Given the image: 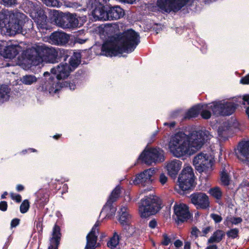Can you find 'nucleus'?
Returning a JSON list of instances; mask_svg holds the SVG:
<instances>
[{"instance_id":"nucleus-1","label":"nucleus","mask_w":249,"mask_h":249,"mask_svg":"<svg viewBox=\"0 0 249 249\" xmlns=\"http://www.w3.org/2000/svg\"><path fill=\"white\" fill-rule=\"evenodd\" d=\"M140 42L138 33L128 30L123 34L109 37L103 44L102 54L107 56H116L124 52H133Z\"/></svg>"},{"instance_id":"nucleus-2","label":"nucleus","mask_w":249,"mask_h":249,"mask_svg":"<svg viewBox=\"0 0 249 249\" xmlns=\"http://www.w3.org/2000/svg\"><path fill=\"white\" fill-rule=\"evenodd\" d=\"M59 52V49L43 44L28 49L26 52L25 55L31 61V64L37 66L43 61L50 63L57 62Z\"/></svg>"},{"instance_id":"nucleus-3","label":"nucleus","mask_w":249,"mask_h":249,"mask_svg":"<svg viewBox=\"0 0 249 249\" xmlns=\"http://www.w3.org/2000/svg\"><path fill=\"white\" fill-rule=\"evenodd\" d=\"M9 21L7 24L6 15L0 13V25L6 30V33L10 36H13L17 33L22 32L24 26L32 28L33 22L28 19L27 17L22 13L18 11L9 13Z\"/></svg>"},{"instance_id":"nucleus-4","label":"nucleus","mask_w":249,"mask_h":249,"mask_svg":"<svg viewBox=\"0 0 249 249\" xmlns=\"http://www.w3.org/2000/svg\"><path fill=\"white\" fill-rule=\"evenodd\" d=\"M188 135L179 132L172 136L168 143L170 153L176 158L191 156L192 149L189 146Z\"/></svg>"},{"instance_id":"nucleus-5","label":"nucleus","mask_w":249,"mask_h":249,"mask_svg":"<svg viewBox=\"0 0 249 249\" xmlns=\"http://www.w3.org/2000/svg\"><path fill=\"white\" fill-rule=\"evenodd\" d=\"M201 116L205 119H208L211 116V110L214 115L227 116L231 115L235 109V106L231 103L225 101L213 102L211 104L201 106Z\"/></svg>"},{"instance_id":"nucleus-6","label":"nucleus","mask_w":249,"mask_h":249,"mask_svg":"<svg viewBox=\"0 0 249 249\" xmlns=\"http://www.w3.org/2000/svg\"><path fill=\"white\" fill-rule=\"evenodd\" d=\"M51 22L63 29H71L80 26L78 18L73 14L59 13L57 10L50 12Z\"/></svg>"},{"instance_id":"nucleus-7","label":"nucleus","mask_w":249,"mask_h":249,"mask_svg":"<svg viewBox=\"0 0 249 249\" xmlns=\"http://www.w3.org/2000/svg\"><path fill=\"white\" fill-rule=\"evenodd\" d=\"M160 201L156 196L149 195L141 199L139 212L142 217H147L156 214L160 209Z\"/></svg>"},{"instance_id":"nucleus-8","label":"nucleus","mask_w":249,"mask_h":249,"mask_svg":"<svg viewBox=\"0 0 249 249\" xmlns=\"http://www.w3.org/2000/svg\"><path fill=\"white\" fill-rule=\"evenodd\" d=\"M212 137L210 132L206 130L193 131L189 135V146L192 149V155L199 150L204 143Z\"/></svg>"},{"instance_id":"nucleus-9","label":"nucleus","mask_w":249,"mask_h":249,"mask_svg":"<svg viewBox=\"0 0 249 249\" xmlns=\"http://www.w3.org/2000/svg\"><path fill=\"white\" fill-rule=\"evenodd\" d=\"M25 11L28 13L30 17L35 20L38 27L42 29H48L47 16L45 15V12L40 6L35 5L31 1H28L25 7Z\"/></svg>"},{"instance_id":"nucleus-10","label":"nucleus","mask_w":249,"mask_h":249,"mask_svg":"<svg viewBox=\"0 0 249 249\" xmlns=\"http://www.w3.org/2000/svg\"><path fill=\"white\" fill-rule=\"evenodd\" d=\"M43 75L45 77L49 76V78L45 82L43 88L51 94L56 93L63 88H69L71 90H74L76 88L74 83L68 82H60L53 76H50L49 72H45Z\"/></svg>"},{"instance_id":"nucleus-11","label":"nucleus","mask_w":249,"mask_h":249,"mask_svg":"<svg viewBox=\"0 0 249 249\" xmlns=\"http://www.w3.org/2000/svg\"><path fill=\"white\" fill-rule=\"evenodd\" d=\"M177 185L181 191L189 190L195 186L194 174L191 166L185 167L179 174Z\"/></svg>"},{"instance_id":"nucleus-12","label":"nucleus","mask_w":249,"mask_h":249,"mask_svg":"<svg viewBox=\"0 0 249 249\" xmlns=\"http://www.w3.org/2000/svg\"><path fill=\"white\" fill-rule=\"evenodd\" d=\"M193 164L199 173L208 175L212 170L213 158L210 155L200 153L194 157Z\"/></svg>"},{"instance_id":"nucleus-13","label":"nucleus","mask_w":249,"mask_h":249,"mask_svg":"<svg viewBox=\"0 0 249 249\" xmlns=\"http://www.w3.org/2000/svg\"><path fill=\"white\" fill-rule=\"evenodd\" d=\"M139 160L148 165L164 160L163 151L160 148L145 149L139 157Z\"/></svg>"},{"instance_id":"nucleus-14","label":"nucleus","mask_w":249,"mask_h":249,"mask_svg":"<svg viewBox=\"0 0 249 249\" xmlns=\"http://www.w3.org/2000/svg\"><path fill=\"white\" fill-rule=\"evenodd\" d=\"M189 0H158L159 8L167 13L176 12L185 6Z\"/></svg>"},{"instance_id":"nucleus-15","label":"nucleus","mask_w":249,"mask_h":249,"mask_svg":"<svg viewBox=\"0 0 249 249\" xmlns=\"http://www.w3.org/2000/svg\"><path fill=\"white\" fill-rule=\"evenodd\" d=\"M190 198L191 203L197 209L206 210L210 208L209 197L204 193H194L191 195Z\"/></svg>"},{"instance_id":"nucleus-16","label":"nucleus","mask_w":249,"mask_h":249,"mask_svg":"<svg viewBox=\"0 0 249 249\" xmlns=\"http://www.w3.org/2000/svg\"><path fill=\"white\" fill-rule=\"evenodd\" d=\"M101 0H90L89 5L92 9V14L96 20H107V10L101 3Z\"/></svg>"},{"instance_id":"nucleus-17","label":"nucleus","mask_w":249,"mask_h":249,"mask_svg":"<svg viewBox=\"0 0 249 249\" xmlns=\"http://www.w3.org/2000/svg\"><path fill=\"white\" fill-rule=\"evenodd\" d=\"M155 172L153 168L146 169L136 176L133 183L143 186L148 185L152 182V177Z\"/></svg>"},{"instance_id":"nucleus-18","label":"nucleus","mask_w":249,"mask_h":249,"mask_svg":"<svg viewBox=\"0 0 249 249\" xmlns=\"http://www.w3.org/2000/svg\"><path fill=\"white\" fill-rule=\"evenodd\" d=\"M100 225V222L96 221L90 232L87 235V243L85 249H95L99 231L98 227Z\"/></svg>"},{"instance_id":"nucleus-19","label":"nucleus","mask_w":249,"mask_h":249,"mask_svg":"<svg viewBox=\"0 0 249 249\" xmlns=\"http://www.w3.org/2000/svg\"><path fill=\"white\" fill-rule=\"evenodd\" d=\"M50 43L58 46H65L70 39V36L63 32H54L51 34L49 37Z\"/></svg>"},{"instance_id":"nucleus-20","label":"nucleus","mask_w":249,"mask_h":249,"mask_svg":"<svg viewBox=\"0 0 249 249\" xmlns=\"http://www.w3.org/2000/svg\"><path fill=\"white\" fill-rule=\"evenodd\" d=\"M72 71V68L67 63H61L55 68L51 69L52 73L56 75L57 80L67 78Z\"/></svg>"},{"instance_id":"nucleus-21","label":"nucleus","mask_w":249,"mask_h":249,"mask_svg":"<svg viewBox=\"0 0 249 249\" xmlns=\"http://www.w3.org/2000/svg\"><path fill=\"white\" fill-rule=\"evenodd\" d=\"M174 213L178 222H184L190 218L191 214L188 207L184 204H176L174 206Z\"/></svg>"},{"instance_id":"nucleus-22","label":"nucleus","mask_w":249,"mask_h":249,"mask_svg":"<svg viewBox=\"0 0 249 249\" xmlns=\"http://www.w3.org/2000/svg\"><path fill=\"white\" fill-rule=\"evenodd\" d=\"M182 162L179 160L173 159L166 162L165 168L168 174L172 178H175L182 167Z\"/></svg>"},{"instance_id":"nucleus-23","label":"nucleus","mask_w":249,"mask_h":249,"mask_svg":"<svg viewBox=\"0 0 249 249\" xmlns=\"http://www.w3.org/2000/svg\"><path fill=\"white\" fill-rule=\"evenodd\" d=\"M237 158L241 160H249V141H243L239 143L236 151Z\"/></svg>"},{"instance_id":"nucleus-24","label":"nucleus","mask_w":249,"mask_h":249,"mask_svg":"<svg viewBox=\"0 0 249 249\" xmlns=\"http://www.w3.org/2000/svg\"><path fill=\"white\" fill-rule=\"evenodd\" d=\"M22 51V48L19 45H11L5 47L2 54L5 58L12 59Z\"/></svg>"},{"instance_id":"nucleus-25","label":"nucleus","mask_w":249,"mask_h":249,"mask_svg":"<svg viewBox=\"0 0 249 249\" xmlns=\"http://www.w3.org/2000/svg\"><path fill=\"white\" fill-rule=\"evenodd\" d=\"M107 13V20H117L124 16V12L119 6H115L109 7Z\"/></svg>"},{"instance_id":"nucleus-26","label":"nucleus","mask_w":249,"mask_h":249,"mask_svg":"<svg viewBox=\"0 0 249 249\" xmlns=\"http://www.w3.org/2000/svg\"><path fill=\"white\" fill-rule=\"evenodd\" d=\"M60 237V229L58 226L55 225L53 230L52 237L50 239V245L48 249H57Z\"/></svg>"},{"instance_id":"nucleus-27","label":"nucleus","mask_w":249,"mask_h":249,"mask_svg":"<svg viewBox=\"0 0 249 249\" xmlns=\"http://www.w3.org/2000/svg\"><path fill=\"white\" fill-rule=\"evenodd\" d=\"M120 214L119 221L122 225L130 222L131 215L129 213L126 206L122 205L119 212Z\"/></svg>"},{"instance_id":"nucleus-28","label":"nucleus","mask_w":249,"mask_h":249,"mask_svg":"<svg viewBox=\"0 0 249 249\" xmlns=\"http://www.w3.org/2000/svg\"><path fill=\"white\" fill-rule=\"evenodd\" d=\"M112 203L107 201V203L102 209L101 214L106 215V217H110L115 214L116 208L112 205Z\"/></svg>"},{"instance_id":"nucleus-29","label":"nucleus","mask_w":249,"mask_h":249,"mask_svg":"<svg viewBox=\"0 0 249 249\" xmlns=\"http://www.w3.org/2000/svg\"><path fill=\"white\" fill-rule=\"evenodd\" d=\"M225 235V232L223 231L217 230L208 240V243H219L223 239Z\"/></svg>"},{"instance_id":"nucleus-30","label":"nucleus","mask_w":249,"mask_h":249,"mask_svg":"<svg viewBox=\"0 0 249 249\" xmlns=\"http://www.w3.org/2000/svg\"><path fill=\"white\" fill-rule=\"evenodd\" d=\"M10 97V89L6 86H0V104L8 101Z\"/></svg>"},{"instance_id":"nucleus-31","label":"nucleus","mask_w":249,"mask_h":249,"mask_svg":"<svg viewBox=\"0 0 249 249\" xmlns=\"http://www.w3.org/2000/svg\"><path fill=\"white\" fill-rule=\"evenodd\" d=\"M37 78L33 74H27L23 76L20 81L21 82L26 85H31L36 83L37 81Z\"/></svg>"},{"instance_id":"nucleus-32","label":"nucleus","mask_w":249,"mask_h":249,"mask_svg":"<svg viewBox=\"0 0 249 249\" xmlns=\"http://www.w3.org/2000/svg\"><path fill=\"white\" fill-rule=\"evenodd\" d=\"M81 55L79 53H74L71 57L70 61V67L72 68V71L77 67L80 63Z\"/></svg>"},{"instance_id":"nucleus-33","label":"nucleus","mask_w":249,"mask_h":249,"mask_svg":"<svg viewBox=\"0 0 249 249\" xmlns=\"http://www.w3.org/2000/svg\"><path fill=\"white\" fill-rule=\"evenodd\" d=\"M120 236L116 231L113 233V236L107 243V247L110 249H114L119 244Z\"/></svg>"},{"instance_id":"nucleus-34","label":"nucleus","mask_w":249,"mask_h":249,"mask_svg":"<svg viewBox=\"0 0 249 249\" xmlns=\"http://www.w3.org/2000/svg\"><path fill=\"white\" fill-rule=\"evenodd\" d=\"M200 110V106H195L192 107L186 113L185 118H190L196 117Z\"/></svg>"},{"instance_id":"nucleus-35","label":"nucleus","mask_w":249,"mask_h":249,"mask_svg":"<svg viewBox=\"0 0 249 249\" xmlns=\"http://www.w3.org/2000/svg\"><path fill=\"white\" fill-rule=\"evenodd\" d=\"M120 188L119 186H117L112 192L107 201H110L113 203L116 201L117 198L119 197L120 194Z\"/></svg>"},{"instance_id":"nucleus-36","label":"nucleus","mask_w":249,"mask_h":249,"mask_svg":"<svg viewBox=\"0 0 249 249\" xmlns=\"http://www.w3.org/2000/svg\"><path fill=\"white\" fill-rule=\"evenodd\" d=\"M130 224V222L129 223H126L124 224V225H122L123 226V231L125 233L126 237H130L132 236L135 232L134 228Z\"/></svg>"},{"instance_id":"nucleus-37","label":"nucleus","mask_w":249,"mask_h":249,"mask_svg":"<svg viewBox=\"0 0 249 249\" xmlns=\"http://www.w3.org/2000/svg\"><path fill=\"white\" fill-rule=\"evenodd\" d=\"M210 194L216 199H220L222 195V193L220 189L218 187H215L210 189L209 191Z\"/></svg>"},{"instance_id":"nucleus-38","label":"nucleus","mask_w":249,"mask_h":249,"mask_svg":"<svg viewBox=\"0 0 249 249\" xmlns=\"http://www.w3.org/2000/svg\"><path fill=\"white\" fill-rule=\"evenodd\" d=\"M221 180L224 185H228L230 182L229 176L225 171H223L221 174Z\"/></svg>"},{"instance_id":"nucleus-39","label":"nucleus","mask_w":249,"mask_h":249,"mask_svg":"<svg viewBox=\"0 0 249 249\" xmlns=\"http://www.w3.org/2000/svg\"><path fill=\"white\" fill-rule=\"evenodd\" d=\"M29 208V202L27 200H24L20 206V211L21 213H26Z\"/></svg>"},{"instance_id":"nucleus-40","label":"nucleus","mask_w":249,"mask_h":249,"mask_svg":"<svg viewBox=\"0 0 249 249\" xmlns=\"http://www.w3.org/2000/svg\"><path fill=\"white\" fill-rule=\"evenodd\" d=\"M239 230L237 228L232 229L227 232V235L229 237L235 238L238 237Z\"/></svg>"},{"instance_id":"nucleus-41","label":"nucleus","mask_w":249,"mask_h":249,"mask_svg":"<svg viewBox=\"0 0 249 249\" xmlns=\"http://www.w3.org/2000/svg\"><path fill=\"white\" fill-rule=\"evenodd\" d=\"M42 2L48 6L58 7L59 2L57 0H41Z\"/></svg>"},{"instance_id":"nucleus-42","label":"nucleus","mask_w":249,"mask_h":249,"mask_svg":"<svg viewBox=\"0 0 249 249\" xmlns=\"http://www.w3.org/2000/svg\"><path fill=\"white\" fill-rule=\"evenodd\" d=\"M227 222H230L232 224L237 225L242 221V219L240 217H228L227 218Z\"/></svg>"},{"instance_id":"nucleus-43","label":"nucleus","mask_w":249,"mask_h":249,"mask_svg":"<svg viewBox=\"0 0 249 249\" xmlns=\"http://www.w3.org/2000/svg\"><path fill=\"white\" fill-rule=\"evenodd\" d=\"M243 105L246 106L247 105H249V95H245L243 97ZM246 112L249 118V106L246 107Z\"/></svg>"},{"instance_id":"nucleus-44","label":"nucleus","mask_w":249,"mask_h":249,"mask_svg":"<svg viewBox=\"0 0 249 249\" xmlns=\"http://www.w3.org/2000/svg\"><path fill=\"white\" fill-rule=\"evenodd\" d=\"M162 237L163 239L161 241V244L164 246L168 245L171 242V238L166 233L163 234Z\"/></svg>"},{"instance_id":"nucleus-45","label":"nucleus","mask_w":249,"mask_h":249,"mask_svg":"<svg viewBox=\"0 0 249 249\" xmlns=\"http://www.w3.org/2000/svg\"><path fill=\"white\" fill-rule=\"evenodd\" d=\"M210 217L216 223H219L222 220V217L217 214H215V213H212L210 215Z\"/></svg>"},{"instance_id":"nucleus-46","label":"nucleus","mask_w":249,"mask_h":249,"mask_svg":"<svg viewBox=\"0 0 249 249\" xmlns=\"http://www.w3.org/2000/svg\"><path fill=\"white\" fill-rule=\"evenodd\" d=\"M5 5L11 6L17 3V0H1Z\"/></svg>"},{"instance_id":"nucleus-47","label":"nucleus","mask_w":249,"mask_h":249,"mask_svg":"<svg viewBox=\"0 0 249 249\" xmlns=\"http://www.w3.org/2000/svg\"><path fill=\"white\" fill-rule=\"evenodd\" d=\"M168 180V178L164 174H161L160 176L159 181L162 185L164 184Z\"/></svg>"},{"instance_id":"nucleus-48","label":"nucleus","mask_w":249,"mask_h":249,"mask_svg":"<svg viewBox=\"0 0 249 249\" xmlns=\"http://www.w3.org/2000/svg\"><path fill=\"white\" fill-rule=\"evenodd\" d=\"M200 232L198 229L196 227H193L191 231V235L195 237L196 238L198 237V234Z\"/></svg>"},{"instance_id":"nucleus-49","label":"nucleus","mask_w":249,"mask_h":249,"mask_svg":"<svg viewBox=\"0 0 249 249\" xmlns=\"http://www.w3.org/2000/svg\"><path fill=\"white\" fill-rule=\"evenodd\" d=\"M7 209V204L6 201H1L0 202V210L2 211H6Z\"/></svg>"},{"instance_id":"nucleus-50","label":"nucleus","mask_w":249,"mask_h":249,"mask_svg":"<svg viewBox=\"0 0 249 249\" xmlns=\"http://www.w3.org/2000/svg\"><path fill=\"white\" fill-rule=\"evenodd\" d=\"M240 83L243 84H249V74L240 80Z\"/></svg>"},{"instance_id":"nucleus-51","label":"nucleus","mask_w":249,"mask_h":249,"mask_svg":"<svg viewBox=\"0 0 249 249\" xmlns=\"http://www.w3.org/2000/svg\"><path fill=\"white\" fill-rule=\"evenodd\" d=\"M12 198L15 200L17 202H19L21 200V197L19 195H15L13 193L11 194Z\"/></svg>"},{"instance_id":"nucleus-52","label":"nucleus","mask_w":249,"mask_h":249,"mask_svg":"<svg viewBox=\"0 0 249 249\" xmlns=\"http://www.w3.org/2000/svg\"><path fill=\"white\" fill-rule=\"evenodd\" d=\"M19 222V220L18 218L14 219L12 220L11 222V226L12 227H15L17 225H18Z\"/></svg>"},{"instance_id":"nucleus-53","label":"nucleus","mask_w":249,"mask_h":249,"mask_svg":"<svg viewBox=\"0 0 249 249\" xmlns=\"http://www.w3.org/2000/svg\"><path fill=\"white\" fill-rule=\"evenodd\" d=\"M157 225V222L155 220H152L150 221L149 226L151 228H155Z\"/></svg>"},{"instance_id":"nucleus-54","label":"nucleus","mask_w":249,"mask_h":249,"mask_svg":"<svg viewBox=\"0 0 249 249\" xmlns=\"http://www.w3.org/2000/svg\"><path fill=\"white\" fill-rule=\"evenodd\" d=\"M174 245L177 248L180 247L182 245V242L179 240H177L174 242Z\"/></svg>"},{"instance_id":"nucleus-55","label":"nucleus","mask_w":249,"mask_h":249,"mask_svg":"<svg viewBox=\"0 0 249 249\" xmlns=\"http://www.w3.org/2000/svg\"><path fill=\"white\" fill-rule=\"evenodd\" d=\"M36 226L37 229H40V231H42V224L41 223V221H38L36 222Z\"/></svg>"},{"instance_id":"nucleus-56","label":"nucleus","mask_w":249,"mask_h":249,"mask_svg":"<svg viewBox=\"0 0 249 249\" xmlns=\"http://www.w3.org/2000/svg\"><path fill=\"white\" fill-rule=\"evenodd\" d=\"M218 247L217 245L215 244H212L208 246L205 249H217Z\"/></svg>"},{"instance_id":"nucleus-57","label":"nucleus","mask_w":249,"mask_h":249,"mask_svg":"<svg viewBox=\"0 0 249 249\" xmlns=\"http://www.w3.org/2000/svg\"><path fill=\"white\" fill-rule=\"evenodd\" d=\"M175 124L176 123L175 122H173L171 123H165L164 124V125H169L170 128L174 127L175 125Z\"/></svg>"},{"instance_id":"nucleus-58","label":"nucleus","mask_w":249,"mask_h":249,"mask_svg":"<svg viewBox=\"0 0 249 249\" xmlns=\"http://www.w3.org/2000/svg\"><path fill=\"white\" fill-rule=\"evenodd\" d=\"M179 112L180 111L179 110L175 111L172 113L171 116L172 117H176L178 115Z\"/></svg>"},{"instance_id":"nucleus-59","label":"nucleus","mask_w":249,"mask_h":249,"mask_svg":"<svg viewBox=\"0 0 249 249\" xmlns=\"http://www.w3.org/2000/svg\"><path fill=\"white\" fill-rule=\"evenodd\" d=\"M184 249H190V243L186 242L185 243Z\"/></svg>"},{"instance_id":"nucleus-60","label":"nucleus","mask_w":249,"mask_h":249,"mask_svg":"<svg viewBox=\"0 0 249 249\" xmlns=\"http://www.w3.org/2000/svg\"><path fill=\"white\" fill-rule=\"evenodd\" d=\"M16 188H17V191H21L23 190L24 187L22 185H18L17 186Z\"/></svg>"},{"instance_id":"nucleus-61","label":"nucleus","mask_w":249,"mask_h":249,"mask_svg":"<svg viewBox=\"0 0 249 249\" xmlns=\"http://www.w3.org/2000/svg\"><path fill=\"white\" fill-rule=\"evenodd\" d=\"M210 230V227H206V228H205L203 230V232L205 234H207L209 232Z\"/></svg>"},{"instance_id":"nucleus-62","label":"nucleus","mask_w":249,"mask_h":249,"mask_svg":"<svg viewBox=\"0 0 249 249\" xmlns=\"http://www.w3.org/2000/svg\"><path fill=\"white\" fill-rule=\"evenodd\" d=\"M120 1L128 3H133L135 0H119Z\"/></svg>"},{"instance_id":"nucleus-63","label":"nucleus","mask_w":249,"mask_h":249,"mask_svg":"<svg viewBox=\"0 0 249 249\" xmlns=\"http://www.w3.org/2000/svg\"><path fill=\"white\" fill-rule=\"evenodd\" d=\"M86 40H85V39L77 38L76 39V42L79 43L80 44H83V43H85L86 42Z\"/></svg>"},{"instance_id":"nucleus-64","label":"nucleus","mask_w":249,"mask_h":249,"mask_svg":"<svg viewBox=\"0 0 249 249\" xmlns=\"http://www.w3.org/2000/svg\"><path fill=\"white\" fill-rule=\"evenodd\" d=\"M60 136V135H54L53 136V138L55 139H57L58 138H59Z\"/></svg>"}]
</instances>
